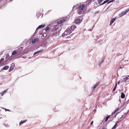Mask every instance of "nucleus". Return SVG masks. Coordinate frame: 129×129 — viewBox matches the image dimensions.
I'll use <instances>...</instances> for the list:
<instances>
[{
	"instance_id": "obj_1",
	"label": "nucleus",
	"mask_w": 129,
	"mask_h": 129,
	"mask_svg": "<svg viewBox=\"0 0 129 129\" xmlns=\"http://www.w3.org/2000/svg\"><path fill=\"white\" fill-rule=\"evenodd\" d=\"M58 26L57 25L52 27L50 29V30L51 32H53L52 35V37H55L58 35L57 30L58 29Z\"/></svg>"
},
{
	"instance_id": "obj_2",
	"label": "nucleus",
	"mask_w": 129,
	"mask_h": 129,
	"mask_svg": "<svg viewBox=\"0 0 129 129\" xmlns=\"http://www.w3.org/2000/svg\"><path fill=\"white\" fill-rule=\"evenodd\" d=\"M85 7V4H80L78 8L77 13L79 14H81L84 13V8Z\"/></svg>"
},
{
	"instance_id": "obj_3",
	"label": "nucleus",
	"mask_w": 129,
	"mask_h": 129,
	"mask_svg": "<svg viewBox=\"0 0 129 129\" xmlns=\"http://www.w3.org/2000/svg\"><path fill=\"white\" fill-rule=\"evenodd\" d=\"M72 31L70 28V27H69L64 31V33L66 35H68L70 34L71 33Z\"/></svg>"
},
{
	"instance_id": "obj_4",
	"label": "nucleus",
	"mask_w": 129,
	"mask_h": 129,
	"mask_svg": "<svg viewBox=\"0 0 129 129\" xmlns=\"http://www.w3.org/2000/svg\"><path fill=\"white\" fill-rule=\"evenodd\" d=\"M129 11V8L126 9L125 11L122 12L119 15L120 17H121L124 15H125Z\"/></svg>"
},
{
	"instance_id": "obj_5",
	"label": "nucleus",
	"mask_w": 129,
	"mask_h": 129,
	"mask_svg": "<svg viewBox=\"0 0 129 129\" xmlns=\"http://www.w3.org/2000/svg\"><path fill=\"white\" fill-rule=\"evenodd\" d=\"M80 18V17H79L75 20L74 22L75 24H79L80 23L82 22V19H81Z\"/></svg>"
},
{
	"instance_id": "obj_6",
	"label": "nucleus",
	"mask_w": 129,
	"mask_h": 129,
	"mask_svg": "<svg viewBox=\"0 0 129 129\" xmlns=\"http://www.w3.org/2000/svg\"><path fill=\"white\" fill-rule=\"evenodd\" d=\"M14 67V64L13 63H12L11 65L10 69L9 70V72H10L13 70Z\"/></svg>"
},
{
	"instance_id": "obj_7",
	"label": "nucleus",
	"mask_w": 129,
	"mask_h": 129,
	"mask_svg": "<svg viewBox=\"0 0 129 129\" xmlns=\"http://www.w3.org/2000/svg\"><path fill=\"white\" fill-rule=\"evenodd\" d=\"M66 20L65 19H61L58 20L57 23L58 24H60V23H63V22H65Z\"/></svg>"
},
{
	"instance_id": "obj_8",
	"label": "nucleus",
	"mask_w": 129,
	"mask_h": 129,
	"mask_svg": "<svg viewBox=\"0 0 129 129\" xmlns=\"http://www.w3.org/2000/svg\"><path fill=\"white\" fill-rule=\"evenodd\" d=\"M100 83V82H96L95 84L92 87V88L93 90H94L96 86Z\"/></svg>"
},
{
	"instance_id": "obj_9",
	"label": "nucleus",
	"mask_w": 129,
	"mask_h": 129,
	"mask_svg": "<svg viewBox=\"0 0 129 129\" xmlns=\"http://www.w3.org/2000/svg\"><path fill=\"white\" fill-rule=\"evenodd\" d=\"M76 27V26L74 25H73L70 27V28L71 29L72 31H73Z\"/></svg>"
},
{
	"instance_id": "obj_10",
	"label": "nucleus",
	"mask_w": 129,
	"mask_h": 129,
	"mask_svg": "<svg viewBox=\"0 0 129 129\" xmlns=\"http://www.w3.org/2000/svg\"><path fill=\"white\" fill-rule=\"evenodd\" d=\"M45 25H39L36 29V30H38L39 29L42 28L44 27Z\"/></svg>"
},
{
	"instance_id": "obj_11",
	"label": "nucleus",
	"mask_w": 129,
	"mask_h": 129,
	"mask_svg": "<svg viewBox=\"0 0 129 129\" xmlns=\"http://www.w3.org/2000/svg\"><path fill=\"white\" fill-rule=\"evenodd\" d=\"M128 77H127L124 78V81L129 82V78H128Z\"/></svg>"
},
{
	"instance_id": "obj_12",
	"label": "nucleus",
	"mask_w": 129,
	"mask_h": 129,
	"mask_svg": "<svg viewBox=\"0 0 129 129\" xmlns=\"http://www.w3.org/2000/svg\"><path fill=\"white\" fill-rule=\"evenodd\" d=\"M115 18H113L110 21V25H111L112 23H113V22L115 20Z\"/></svg>"
},
{
	"instance_id": "obj_13",
	"label": "nucleus",
	"mask_w": 129,
	"mask_h": 129,
	"mask_svg": "<svg viewBox=\"0 0 129 129\" xmlns=\"http://www.w3.org/2000/svg\"><path fill=\"white\" fill-rule=\"evenodd\" d=\"M8 89H7L5 91H4L2 92L1 93V94L2 96H3L4 94H5L7 91Z\"/></svg>"
},
{
	"instance_id": "obj_14",
	"label": "nucleus",
	"mask_w": 129,
	"mask_h": 129,
	"mask_svg": "<svg viewBox=\"0 0 129 129\" xmlns=\"http://www.w3.org/2000/svg\"><path fill=\"white\" fill-rule=\"evenodd\" d=\"M125 95L123 92H121V98L122 99H123L125 98Z\"/></svg>"
},
{
	"instance_id": "obj_15",
	"label": "nucleus",
	"mask_w": 129,
	"mask_h": 129,
	"mask_svg": "<svg viewBox=\"0 0 129 129\" xmlns=\"http://www.w3.org/2000/svg\"><path fill=\"white\" fill-rule=\"evenodd\" d=\"M4 60V58H2L0 60V64H2L3 63V62Z\"/></svg>"
},
{
	"instance_id": "obj_16",
	"label": "nucleus",
	"mask_w": 129,
	"mask_h": 129,
	"mask_svg": "<svg viewBox=\"0 0 129 129\" xmlns=\"http://www.w3.org/2000/svg\"><path fill=\"white\" fill-rule=\"evenodd\" d=\"M104 61V59H101V60L100 61V62L99 63L98 65L99 66H100L101 65V63H103Z\"/></svg>"
},
{
	"instance_id": "obj_17",
	"label": "nucleus",
	"mask_w": 129,
	"mask_h": 129,
	"mask_svg": "<svg viewBox=\"0 0 129 129\" xmlns=\"http://www.w3.org/2000/svg\"><path fill=\"white\" fill-rule=\"evenodd\" d=\"M118 109H116L115 111H114V112H113L112 113V114H111V115H114L115 113H116V112L118 110Z\"/></svg>"
},
{
	"instance_id": "obj_18",
	"label": "nucleus",
	"mask_w": 129,
	"mask_h": 129,
	"mask_svg": "<svg viewBox=\"0 0 129 129\" xmlns=\"http://www.w3.org/2000/svg\"><path fill=\"white\" fill-rule=\"evenodd\" d=\"M111 116V115H110L108 116H107L106 118L105 119V122H106L108 120V119Z\"/></svg>"
},
{
	"instance_id": "obj_19",
	"label": "nucleus",
	"mask_w": 129,
	"mask_h": 129,
	"mask_svg": "<svg viewBox=\"0 0 129 129\" xmlns=\"http://www.w3.org/2000/svg\"><path fill=\"white\" fill-rule=\"evenodd\" d=\"M17 52L16 51H14L12 53V55H14L17 54Z\"/></svg>"
},
{
	"instance_id": "obj_20",
	"label": "nucleus",
	"mask_w": 129,
	"mask_h": 129,
	"mask_svg": "<svg viewBox=\"0 0 129 129\" xmlns=\"http://www.w3.org/2000/svg\"><path fill=\"white\" fill-rule=\"evenodd\" d=\"M9 68V67L8 66H6L5 67H4L3 69L4 70H6L8 69Z\"/></svg>"
},
{
	"instance_id": "obj_21",
	"label": "nucleus",
	"mask_w": 129,
	"mask_h": 129,
	"mask_svg": "<svg viewBox=\"0 0 129 129\" xmlns=\"http://www.w3.org/2000/svg\"><path fill=\"white\" fill-rule=\"evenodd\" d=\"M26 120H24L23 121H20V122L19 123V125H21L24 123L26 121Z\"/></svg>"
},
{
	"instance_id": "obj_22",
	"label": "nucleus",
	"mask_w": 129,
	"mask_h": 129,
	"mask_svg": "<svg viewBox=\"0 0 129 129\" xmlns=\"http://www.w3.org/2000/svg\"><path fill=\"white\" fill-rule=\"evenodd\" d=\"M50 28L48 26L46 27V28H45V29L46 31H47L49 29H50V28Z\"/></svg>"
},
{
	"instance_id": "obj_23",
	"label": "nucleus",
	"mask_w": 129,
	"mask_h": 129,
	"mask_svg": "<svg viewBox=\"0 0 129 129\" xmlns=\"http://www.w3.org/2000/svg\"><path fill=\"white\" fill-rule=\"evenodd\" d=\"M117 123H116L113 126V128H112V129H115L116 127V126H117Z\"/></svg>"
},
{
	"instance_id": "obj_24",
	"label": "nucleus",
	"mask_w": 129,
	"mask_h": 129,
	"mask_svg": "<svg viewBox=\"0 0 129 129\" xmlns=\"http://www.w3.org/2000/svg\"><path fill=\"white\" fill-rule=\"evenodd\" d=\"M43 51V49H42V50H41L40 51H37L36 52H35L34 53V55H35V54H36L38 53H39V52H40L41 51Z\"/></svg>"
},
{
	"instance_id": "obj_25",
	"label": "nucleus",
	"mask_w": 129,
	"mask_h": 129,
	"mask_svg": "<svg viewBox=\"0 0 129 129\" xmlns=\"http://www.w3.org/2000/svg\"><path fill=\"white\" fill-rule=\"evenodd\" d=\"M43 51V49H42V50H41L40 51H37L36 52H35L34 53V55H35V54H36L38 53H39V52H40L41 51Z\"/></svg>"
},
{
	"instance_id": "obj_26",
	"label": "nucleus",
	"mask_w": 129,
	"mask_h": 129,
	"mask_svg": "<svg viewBox=\"0 0 129 129\" xmlns=\"http://www.w3.org/2000/svg\"><path fill=\"white\" fill-rule=\"evenodd\" d=\"M117 83H116V84H115V87L113 89V91H114L116 89V87H117Z\"/></svg>"
},
{
	"instance_id": "obj_27",
	"label": "nucleus",
	"mask_w": 129,
	"mask_h": 129,
	"mask_svg": "<svg viewBox=\"0 0 129 129\" xmlns=\"http://www.w3.org/2000/svg\"><path fill=\"white\" fill-rule=\"evenodd\" d=\"M35 39H33L32 41V43H34L35 42Z\"/></svg>"
},
{
	"instance_id": "obj_28",
	"label": "nucleus",
	"mask_w": 129,
	"mask_h": 129,
	"mask_svg": "<svg viewBox=\"0 0 129 129\" xmlns=\"http://www.w3.org/2000/svg\"><path fill=\"white\" fill-rule=\"evenodd\" d=\"M3 109H4L5 110V111H10L9 110V109H5V108H3Z\"/></svg>"
},
{
	"instance_id": "obj_29",
	"label": "nucleus",
	"mask_w": 129,
	"mask_h": 129,
	"mask_svg": "<svg viewBox=\"0 0 129 129\" xmlns=\"http://www.w3.org/2000/svg\"><path fill=\"white\" fill-rule=\"evenodd\" d=\"M115 0H112L111 1H110L109 2H108V3H107V4H109V3H110L111 2H114V1Z\"/></svg>"
},
{
	"instance_id": "obj_30",
	"label": "nucleus",
	"mask_w": 129,
	"mask_h": 129,
	"mask_svg": "<svg viewBox=\"0 0 129 129\" xmlns=\"http://www.w3.org/2000/svg\"><path fill=\"white\" fill-rule=\"evenodd\" d=\"M93 123V121H91V123H90V124H92Z\"/></svg>"
},
{
	"instance_id": "obj_31",
	"label": "nucleus",
	"mask_w": 129,
	"mask_h": 129,
	"mask_svg": "<svg viewBox=\"0 0 129 129\" xmlns=\"http://www.w3.org/2000/svg\"><path fill=\"white\" fill-rule=\"evenodd\" d=\"M103 0H98V1H100V2H102V1Z\"/></svg>"
},
{
	"instance_id": "obj_32",
	"label": "nucleus",
	"mask_w": 129,
	"mask_h": 129,
	"mask_svg": "<svg viewBox=\"0 0 129 129\" xmlns=\"http://www.w3.org/2000/svg\"><path fill=\"white\" fill-rule=\"evenodd\" d=\"M88 1L89 2H91L92 0H88Z\"/></svg>"
},
{
	"instance_id": "obj_33",
	"label": "nucleus",
	"mask_w": 129,
	"mask_h": 129,
	"mask_svg": "<svg viewBox=\"0 0 129 129\" xmlns=\"http://www.w3.org/2000/svg\"><path fill=\"white\" fill-rule=\"evenodd\" d=\"M103 129H106V128H103Z\"/></svg>"
},
{
	"instance_id": "obj_34",
	"label": "nucleus",
	"mask_w": 129,
	"mask_h": 129,
	"mask_svg": "<svg viewBox=\"0 0 129 129\" xmlns=\"http://www.w3.org/2000/svg\"><path fill=\"white\" fill-rule=\"evenodd\" d=\"M119 81L118 82V84H119Z\"/></svg>"
},
{
	"instance_id": "obj_35",
	"label": "nucleus",
	"mask_w": 129,
	"mask_h": 129,
	"mask_svg": "<svg viewBox=\"0 0 129 129\" xmlns=\"http://www.w3.org/2000/svg\"><path fill=\"white\" fill-rule=\"evenodd\" d=\"M100 2H99V4H100Z\"/></svg>"
},
{
	"instance_id": "obj_36",
	"label": "nucleus",
	"mask_w": 129,
	"mask_h": 129,
	"mask_svg": "<svg viewBox=\"0 0 129 129\" xmlns=\"http://www.w3.org/2000/svg\"><path fill=\"white\" fill-rule=\"evenodd\" d=\"M128 77H129V76H128Z\"/></svg>"
}]
</instances>
